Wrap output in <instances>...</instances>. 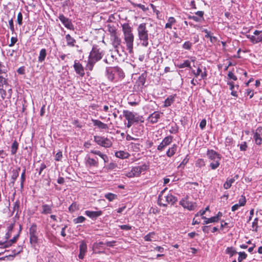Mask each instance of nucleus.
<instances>
[{"instance_id":"f257e3e1","label":"nucleus","mask_w":262,"mask_h":262,"mask_svg":"<svg viewBox=\"0 0 262 262\" xmlns=\"http://www.w3.org/2000/svg\"><path fill=\"white\" fill-rule=\"evenodd\" d=\"M104 53L105 52L98 46L94 45L88 57L85 66L86 70L92 71L95 63L102 58Z\"/></svg>"},{"instance_id":"f03ea898","label":"nucleus","mask_w":262,"mask_h":262,"mask_svg":"<svg viewBox=\"0 0 262 262\" xmlns=\"http://www.w3.org/2000/svg\"><path fill=\"white\" fill-rule=\"evenodd\" d=\"M124 40L126 45L127 49L129 53L133 52L134 35L133 29L129 24L124 23L122 25Z\"/></svg>"},{"instance_id":"7ed1b4c3","label":"nucleus","mask_w":262,"mask_h":262,"mask_svg":"<svg viewBox=\"0 0 262 262\" xmlns=\"http://www.w3.org/2000/svg\"><path fill=\"white\" fill-rule=\"evenodd\" d=\"M106 71L107 78L113 82L121 81L125 77L123 70L118 67H106Z\"/></svg>"},{"instance_id":"20e7f679","label":"nucleus","mask_w":262,"mask_h":262,"mask_svg":"<svg viewBox=\"0 0 262 262\" xmlns=\"http://www.w3.org/2000/svg\"><path fill=\"white\" fill-rule=\"evenodd\" d=\"M146 23L140 24L137 28L138 36L141 44L144 47L149 45V31L146 27Z\"/></svg>"},{"instance_id":"39448f33","label":"nucleus","mask_w":262,"mask_h":262,"mask_svg":"<svg viewBox=\"0 0 262 262\" xmlns=\"http://www.w3.org/2000/svg\"><path fill=\"white\" fill-rule=\"evenodd\" d=\"M207 156L210 160L212 161L210 163L211 169L214 170L219 167L220 161L221 160L220 154L213 149H208L207 151Z\"/></svg>"},{"instance_id":"423d86ee","label":"nucleus","mask_w":262,"mask_h":262,"mask_svg":"<svg viewBox=\"0 0 262 262\" xmlns=\"http://www.w3.org/2000/svg\"><path fill=\"white\" fill-rule=\"evenodd\" d=\"M123 116L127 120V127L130 128L135 122H143L144 119L142 116H136V114L128 110H123Z\"/></svg>"},{"instance_id":"0eeeda50","label":"nucleus","mask_w":262,"mask_h":262,"mask_svg":"<svg viewBox=\"0 0 262 262\" xmlns=\"http://www.w3.org/2000/svg\"><path fill=\"white\" fill-rule=\"evenodd\" d=\"M29 241L32 247H35L38 242L37 226L32 224L29 228Z\"/></svg>"},{"instance_id":"6e6552de","label":"nucleus","mask_w":262,"mask_h":262,"mask_svg":"<svg viewBox=\"0 0 262 262\" xmlns=\"http://www.w3.org/2000/svg\"><path fill=\"white\" fill-rule=\"evenodd\" d=\"M147 74L146 72L143 73L137 80L134 86V90L136 92H142L146 80Z\"/></svg>"},{"instance_id":"1a4fd4ad","label":"nucleus","mask_w":262,"mask_h":262,"mask_svg":"<svg viewBox=\"0 0 262 262\" xmlns=\"http://www.w3.org/2000/svg\"><path fill=\"white\" fill-rule=\"evenodd\" d=\"M94 140L98 145L105 148H109L112 145V142L111 140L104 137L95 136Z\"/></svg>"},{"instance_id":"9d476101","label":"nucleus","mask_w":262,"mask_h":262,"mask_svg":"<svg viewBox=\"0 0 262 262\" xmlns=\"http://www.w3.org/2000/svg\"><path fill=\"white\" fill-rule=\"evenodd\" d=\"M189 198L188 195H186L184 198L181 199L179 204L184 208H186L190 211L194 210L197 207L196 204L195 202L189 201Z\"/></svg>"},{"instance_id":"9b49d317","label":"nucleus","mask_w":262,"mask_h":262,"mask_svg":"<svg viewBox=\"0 0 262 262\" xmlns=\"http://www.w3.org/2000/svg\"><path fill=\"white\" fill-rule=\"evenodd\" d=\"M21 230L22 226L21 225H19V229L18 234L14 236L12 239H10L9 241H7L6 242H2L0 241V246L4 248H6L11 246L13 244L15 243L19 236Z\"/></svg>"},{"instance_id":"f8f14e48","label":"nucleus","mask_w":262,"mask_h":262,"mask_svg":"<svg viewBox=\"0 0 262 262\" xmlns=\"http://www.w3.org/2000/svg\"><path fill=\"white\" fill-rule=\"evenodd\" d=\"M173 137L172 136L165 137L160 144L158 146L157 149L159 151H163L164 148L169 145L172 142Z\"/></svg>"},{"instance_id":"ddd939ff","label":"nucleus","mask_w":262,"mask_h":262,"mask_svg":"<svg viewBox=\"0 0 262 262\" xmlns=\"http://www.w3.org/2000/svg\"><path fill=\"white\" fill-rule=\"evenodd\" d=\"M111 40L112 41L113 47L116 51L118 52V50L120 48H122V46L121 45V39L119 37L118 34L111 36Z\"/></svg>"},{"instance_id":"4468645a","label":"nucleus","mask_w":262,"mask_h":262,"mask_svg":"<svg viewBox=\"0 0 262 262\" xmlns=\"http://www.w3.org/2000/svg\"><path fill=\"white\" fill-rule=\"evenodd\" d=\"M58 18L66 28L71 30H74V25L69 18L66 17L62 14H60Z\"/></svg>"},{"instance_id":"2eb2a0df","label":"nucleus","mask_w":262,"mask_h":262,"mask_svg":"<svg viewBox=\"0 0 262 262\" xmlns=\"http://www.w3.org/2000/svg\"><path fill=\"white\" fill-rule=\"evenodd\" d=\"M253 138L256 145H260L262 144V127L259 126L254 134Z\"/></svg>"},{"instance_id":"dca6fc26","label":"nucleus","mask_w":262,"mask_h":262,"mask_svg":"<svg viewBox=\"0 0 262 262\" xmlns=\"http://www.w3.org/2000/svg\"><path fill=\"white\" fill-rule=\"evenodd\" d=\"M149 168V166L146 164H144L140 166H135L133 167V172L136 177L140 176V175L146 171Z\"/></svg>"},{"instance_id":"f3484780","label":"nucleus","mask_w":262,"mask_h":262,"mask_svg":"<svg viewBox=\"0 0 262 262\" xmlns=\"http://www.w3.org/2000/svg\"><path fill=\"white\" fill-rule=\"evenodd\" d=\"M15 224V221H13L8 223V224L7 225H8L7 232H6V233L5 234V241H1L2 242H6L7 241H9V240H10L9 238L11 236L12 232L13 230Z\"/></svg>"},{"instance_id":"a211bd4d","label":"nucleus","mask_w":262,"mask_h":262,"mask_svg":"<svg viewBox=\"0 0 262 262\" xmlns=\"http://www.w3.org/2000/svg\"><path fill=\"white\" fill-rule=\"evenodd\" d=\"M162 114L163 113L155 111L149 115L147 118V121L151 124H155L158 122Z\"/></svg>"},{"instance_id":"6ab92c4d","label":"nucleus","mask_w":262,"mask_h":262,"mask_svg":"<svg viewBox=\"0 0 262 262\" xmlns=\"http://www.w3.org/2000/svg\"><path fill=\"white\" fill-rule=\"evenodd\" d=\"M87 244L84 241H82L80 243L79 245V254L78 257L80 259H83L84 257L85 253L87 252Z\"/></svg>"},{"instance_id":"aec40b11","label":"nucleus","mask_w":262,"mask_h":262,"mask_svg":"<svg viewBox=\"0 0 262 262\" xmlns=\"http://www.w3.org/2000/svg\"><path fill=\"white\" fill-rule=\"evenodd\" d=\"M74 68L76 73L79 75L80 76L83 77L84 76V70L83 66L77 60L74 61Z\"/></svg>"},{"instance_id":"412c9836","label":"nucleus","mask_w":262,"mask_h":262,"mask_svg":"<svg viewBox=\"0 0 262 262\" xmlns=\"http://www.w3.org/2000/svg\"><path fill=\"white\" fill-rule=\"evenodd\" d=\"M53 208V204H43L41 206L40 213L44 215L51 214Z\"/></svg>"},{"instance_id":"4be33fe9","label":"nucleus","mask_w":262,"mask_h":262,"mask_svg":"<svg viewBox=\"0 0 262 262\" xmlns=\"http://www.w3.org/2000/svg\"><path fill=\"white\" fill-rule=\"evenodd\" d=\"M85 214L92 220H96L102 214V211L101 210L97 211L86 210L85 211Z\"/></svg>"},{"instance_id":"5701e85b","label":"nucleus","mask_w":262,"mask_h":262,"mask_svg":"<svg viewBox=\"0 0 262 262\" xmlns=\"http://www.w3.org/2000/svg\"><path fill=\"white\" fill-rule=\"evenodd\" d=\"M94 126H97L100 129L107 130L108 129V126L107 124L104 123L98 119H92Z\"/></svg>"},{"instance_id":"b1692460","label":"nucleus","mask_w":262,"mask_h":262,"mask_svg":"<svg viewBox=\"0 0 262 262\" xmlns=\"http://www.w3.org/2000/svg\"><path fill=\"white\" fill-rule=\"evenodd\" d=\"M86 165L89 167H98L99 166V162L98 159H95L88 157L86 160Z\"/></svg>"},{"instance_id":"393cba45","label":"nucleus","mask_w":262,"mask_h":262,"mask_svg":"<svg viewBox=\"0 0 262 262\" xmlns=\"http://www.w3.org/2000/svg\"><path fill=\"white\" fill-rule=\"evenodd\" d=\"M238 178V175L236 174L232 178H227L226 182L223 184L224 188L225 189H229L231 187L232 184L236 180H237Z\"/></svg>"},{"instance_id":"a878e982","label":"nucleus","mask_w":262,"mask_h":262,"mask_svg":"<svg viewBox=\"0 0 262 262\" xmlns=\"http://www.w3.org/2000/svg\"><path fill=\"white\" fill-rule=\"evenodd\" d=\"M65 38L68 46L70 47H74L75 46L76 47H78V45H75L76 42V39L72 37L69 34L66 35Z\"/></svg>"},{"instance_id":"bb28decb","label":"nucleus","mask_w":262,"mask_h":262,"mask_svg":"<svg viewBox=\"0 0 262 262\" xmlns=\"http://www.w3.org/2000/svg\"><path fill=\"white\" fill-rule=\"evenodd\" d=\"M177 97V95L174 94L169 96L164 101V104L163 106L165 107L169 106L172 103H173L175 100V98Z\"/></svg>"},{"instance_id":"cd10ccee","label":"nucleus","mask_w":262,"mask_h":262,"mask_svg":"<svg viewBox=\"0 0 262 262\" xmlns=\"http://www.w3.org/2000/svg\"><path fill=\"white\" fill-rule=\"evenodd\" d=\"M90 152L94 154L99 156L101 157L104 161L105 163H107L108 161V158L107 156L105 154H102L100 151L97 150H91Z\"/></svg>"},{"instance_id":"c85d7f7f","label":"nucleus","mask_w":262,"mask_h":262,"mask_svg":"<svg viewBox=\"0 0 262 262\" xmlns=\"http://www.w3.org/2000/svg\"><path fill=\"white\" fill-rule=\"evenodd\" d=\"M178 146L176 144H173L170 147H169L166 151V156L168 157H171L176 154Z\"/></svg>"},{"instance_id":"c756f323","label":"nucleus","mask_w":262,"mask_h":262,"mask_svg":"<svg viewBox=\"0 0 262 262\" xmlns=\"http://www.w3.org/2000/svg\"><path fill=\"white\" fill-rule=\"evenodd\" d=\"M177 23L176 18L173 16L168 17L167 22L165 26V29H172V27Z\"/></svg>"},{"instance_id":"7c9ffc66","label":"nucleus","mask_w":262,"mask_h":262,"mask_svg":"<svg viewBox=\"0 0 262 262\" xmlns=\"http://www.w3.org/2000/svg\"><path fill=\"white\" fill-rule=\"evenodd\" d=\"M115 156L120 159H127L130 156V154L123 150H119L115 152Z\"/></svg>"},{"instance_id":"2f4dec72","label":"nucleus","mask_w":262,"mask_h":262,"mask_svg":"<svg viewBox=\"0 0 262 262\" xmlns=\"http://www.w3.org/2000/svg\"><path fill=\"white\" fill-rule=\"evenodd\" d=\"M23 251V247L18 246L16 248L12 250L11 254L6 255L5 257H14L17 254L20 253Z\"/></svg>"},{"instance_id":"473e14b6","label":"nucleus","mask_w":262,"mask_h":262,"mask_svg":"<svg viewBox=\"0 0 262 262\" xmlns=\"http://www.w3.org/2000/svg\"><path fill=\"white\" fill-rule=\"evenodd\" d=\"M47 56V50L46 49H42L40 52L39 56L38 57V61L39 62H42L45 61Z\"/></svg>"},{"instance_id":"72a5a7b5","label":"nucleus","mask_w":262,"mask_h":262,"mask_svg":"<svg viewBox=\"0 0 262 262\" xmlns=\"http://www.w3.org/2000/svg\"><path fill=\"white\" fill-rule=\"evenodd\" d=\"M20 170V167H17L15 169H13L12 171L11 179L12 180V183H14L16 180L17 179L19 176V173Z\"/></svg>"},{"instance_id":"f704fd0d","label":"nucleus","mask_w":262,"mask_h":262,"mask_svg":"<svg viewBox=\"0 0 262 262\" xmlns=\"http://www.w3.org/2000/svg\"><path fill=\"white\" fill-rule=\"evenodd\" d=\"M164 191L161 192L160 194L159 195L158 203L160 206H162L163 207H166L167 206V203L165 202V200L163 197V193Z\"/></svg>"},{"instance_id":"c9c22d12","label":"nucleus","mask_w":262,"mask_h":262,"mask_svg":"<svg viewBox=\"0 0 262 262\" xmlns=\"http://www.w3.org/2000/svg\"><path fill=\"white\" fill-rule=\"evenodd\" d=\"M167 199L168 204H170L171 205H173L178 201L177 198L171 193L167 195Z\"/></svg>"},{"instance_id":"e433bc0d","label":"nucleus","mask_w":262,"mask_h":262,"mask_svg":"<svg viewBox=\"0 0 262 262\" xmlns=\"http://www.w3.org/2000/svg\"><path fill=\"white\" fill-rule=\"evenodd\" d=\"M202 219L205 220L204 224H208L209 223H215L218 222L217 217H215V216L210 218H207L205 216H203Z\"/></svg>"},{"instance_id":"4c0bfd02","label":"nucleus","mask_w":262,"mask_h":262,"mask_svg":"<svg viewBox=\"0 0 262 262\" xmlns=\"http://www.w3.org/2000/svg\"><path fill=\"white\" fill-rule=\"evenodd\" d=\"M18 148V143L16 140H14L11 146V155H15Z\"/></svg>"},{"instance_id":"58836bf2","label":"nucleus","mask_w":262,"mask_h":262,"mask_svg":"<svg viewBox=\"0 0 262 262\" xmlns=\"http://www.w3.org/2000/svg\"><path fill=\"white\" fill-rule=\"evenodd\" d=\"M8 67L4 64L0 62V75H7Z\"/></svg>"},{"instance_id":"ea45409f","label":"nucleus","mask_w":262,"mask_h":262,"mask_svg":"<svg viewBox=\"0 0 262 262\" xmlns=\"http://www.w3.org/2000/svg\"><path fill=\"white\" fill-rule=\"evenodd\" d=\"M20 202L19 200L16 201L13 205V210L12 213L16 212V215L18 214Z\"/></svg>"},{"instance_id":"a19ab883","label":"nucleus","mask_w":262,"mask_h":262,"mask_svg":"<svg viewBox=\"0 0 262 262\" xmlns=\"http://www.w3.org/2000/svg\"><path fill=\"white\" fill-rule=\"evenodd\" d=\"M7 75H0V87H4V85H8Z\"/></svg>"},{"instance_id":"79ce46f5","label":"nucleus","mask_w":262,"mask_h":262,"mask_svg":"<svg viewBox=\"0 0 262 262\" xmlns=\"http://www.w3.org/2000/svg\"><path fill=\"white\" fill-rule=\"evenodd\" d=\"M69 211L71 213H73L79 209V206L76 202H73L69 207Z\"/></svg>"},{"instance_id":"37998d69","label":"nucleus","mask_w":262,"mask_h":262,"mask_svg":"<svg viewBox=\"0 0 262 262\" xmlns=\"http://www.w3.org/2000/svg\"><path fill=\"white\" fill-rule=\"evenodd\" d=\"M107 27L108 28V31L110 33L111 37L118 34L117 32L116 29L115 28V27L114 26H112L110 25H108L107 26Z\"/></svg>"},{"instance_id":"c03bdc74","label":"nucleus","mask_w":262,"mask_h":262,"mask_svg":"<svg viewBox=\"0 0 262 262\" xmlns=\"http://www.w3.org/2000/svg\"><path fill=\"white\" fill-rule=\"evenodd\" d=\"M258 218L256 217L252 223V231L255 232H257L258 225Z\"/></svg>"},{"instance_id":"a18cd8bd","label":"nucleus","mask_w":262,"mask_h":262,"mask_svg":"<svg viewBox=\"0 0 262 262\" xmlns=\"http://www.w3.org/2000/svg\"><path fill=\"white\" fill-rule=\"evenodd\" d=\"M178 67L179 68H184L185 67L189 68L190 69H191V67L190 66V61L188 60H185L182 63L178 65Z\"/></svg>"},{"instance_id":"49530a36","label":"nucleus","mask_w":262,"mask_h":262,"mask_svg":"<svg viewBox=\"0 0 262 262\" xmlns=\"http://www.w3.org/2000/svg\"><path fill=\"white\" fill-rule=\"evenodd\" d=\"M155 234L154 232H149L144 237V239L145 241L151 242L152 241V238H154Z\"/></svg>"},{"instance_id":"de8ad7c7","label":"nucleus","mask_w":262,"mask_h":262,"mask_svg":"<svg viewBox=\"0 0 262 262\" xmlns=\"http://www.w3.org/2000/svg\"><path fill=\"white\" fill-rule=\"evenodd\" d=\"M105 198L109 201H112L117 198V195L112 193H108L104 195Z\"/></svg>"},{"instance_id":"09e8293b","label":"nucleus","mask_w":262,"mask_h":262,"mask_svg":"<svg viewBox=\"0 0 262 262\" xmlns=\"http://www.w3.org/2000/svg\"><path fill=\"white\" fill-rule=\"evenodd\" d=\"M86 220V219L83 216H78L77 218L73 220L74 224H78L83 223Z\"/></svg>"},{"instance_id":"8fccbe9b","label":"nucleus","mask_w":262,"mask_h":262,"mask_svg":"<svg viewBox=\"0 0 262 262\" xmlns=\"http://www.w3.org/2000/svg\"><path fill=\"white\" fill-rule=\"evenodd\" d=\"M239 256L238 257V261L242 262L244 259H245L247 257V254L245 252H239L238 253Z\"/></svg>"},{"instance_id":"3c124183","label":"nucleus","mask_w":262,"mask_h":262,"mask_svg":"<svg viewBox=\"0 0 262 262\" xmlns=\"http://www.w3.org/2000/svg\"><path fill=\"white\" fill-rule=\"evenodd\" d=\"M226 253L229 254L230 256H232L236 253V251L232 247H227L226 250Z\"/></svg>"},{"instance_id":"603ef678","label":"nucleus","mask_w":262,"mask_h":262,"mask_svg":"<svg viewBox=\"0 0 262 262\" xmlns=\"http://www.w3.org/2000/svg\"><path fill=\"white\" fill-rule=\"evenodd\" d=\"M246 202L247 201L246 197L242 195L238 201V204H239L241 206H244L246 204Z\"/></svg>"},{"instance_id":"864d4df0","label":"nucleus","mask_w":262,"mask_h":262,"mask_svg":"<svg viewBox=\"0 0 262 262\" xmlns=\"http://www.w3.org/2000/svg\"><path fill=\"white\" fill-rule=\"evenodd\" d=\"M192 43L189 41H185L183 45V48L186 50H190Z\"/></svg>"},{"instance_id":"5fc2aeb1","label":"nucleus","mask_w":262,"mask_h":262,"mask_svg":"<svg viewBox=\"0 0 262 262\" xmlns=\"http://www.w3.org/2000/svg\"><path fill=\"white\" fill-rule=\"evenodd\" d=\"M205 165V162L202 159H199L195 163V165L196 167H202L204 166Z\"/></svg>"},{"instance_id":"6e6d98bb","label":"nucleus","mask_w":262,"mask_h":262,"mask_svg":"<svg viewBox=\"0 0 262 262\" xmlns=\"http://www.w3.org/2000/svg\"><path fill=\"white\" fill-rule=\"evenodd\" d=\"M227 78L229 79H232L234 81H236L237 79L236 76H235L234 74L231 71L228 72L227 75Z\"/></svg>"},{"instance_id":"4d7b16f0","label":"nucleus","mask_w":262,"mask_h":262,"mask_svg":"<svg viewBox=\"0 0 262 262\" xmlns=\"http://www.w3.org/2000/svg\"><path fill=\"white\" fill-rule=\"evenodd\" d=\"M4 87H0V95L2 100H4L7 96L6 91L4 89Z\"/></svg>"},{"instance_id":"13d9d810","label":"nucleus","mask_w":262,"mask_h":262,"mask_svg":"<svg viewBox=\"0 0 262 262\" xmlns=\"http://www.w3.org/2000/svg\"><path fill=\"white\" fill-rule=\"evenodd\" d=\"M17 23L19 26H21L23 24V15L20 12L17 14Z\"/></svg>"},{"instance_id":"bf43d9fd","label":"nucleus","mask_w":262,"mask_h":262,"mask_svg":"<svg viewBox=\"0 0 262 262\" xmlns=\"http://www.w3.org/2000/svg\"><path fill=\"white\" fill-rule=\"evenodd\" d=\"M239 146L241 151H246L248 148L247 142L245 141L242 142Z\"/></svg>"},{"instance_id":"052dcab7","label":"nucleus","mask_w":262,"mask_h":262,"mask_svg":"<svg viewBox=\"0 0 262 262\" xmlns=\"http://www.w3.org/2000/svg\"><path fill=\"white\" fill-rule=\"evenodd\" d=\"M9 26L12 33H13L15 32V29L13 18H11L9 20Z\"/></svg>"},{"instance_id":"680f3d73","label":"nucleus","mask_w":262,"mask_h":262,"mask_svg":"<svg viewBox=\"0 0 262 262\" xmlns=\"http://www.w3.org/2000/svg\"><path fill=\"white\" fill-rule=\"evenodd\" d=\"M192 73H193V74L194 75V77H198L201 74V72H202V69L200 68V67H198L196 71L195 72V70H192V71H191Z\"/></svg>"},{"instance_id":"e2e57ef3","label":"nucleus","mask_w":262,"mask_h":262,"mask_svg":"<svg viewBox=\"0 0 262 262\" xmlns=\"http://www.w3.org/2000/svg\"><path fill=\"white\" fill-rule=\"evenodd\" d=\"M134 7H137L140 9H141L143 11H146L148 9L147 7L145 6V5L141 4H134Z\"/></svg>"},{"instance_id":"0e129e2a","label":"nucleus","mask_w":262,"mask_h":262,"mask_svg":"<svg viewBox=\"0 0 262 262\" xmlns=\"http://www.w3.org/2000/svg\"><path fill=\"white\" fill-rule=\"evenodd\" d=\"M247 37L250 39V41L253 43H256L258 42V38H257V37H255V36L248 35Z\"/></svg>"},{"instance_id":"69168bd1","label":"nucleus","mask_w":262,"mask_h":262,"mask_svg":"<svg viewBox=\"0 0 262 262\" xmlns=\"http://www.w3.org/2000/svg\"><path fill=\"white\" fill-rule=\"evenodd\" d=\"M188 18L189 19H192L196 22H200L201 20H202V19L201 18H199V17L194 15H189L188 16Z\"/></svg>"},{"instance_id":"338daca9","label":"nucleus","mask_w":262,"mask_h":262,"mask_svg":"<svg viewBox=\"0 0 262 262\" xmlns=\"http://www.w3.org/2000/svg\"><path fill=\"white\" fill-rule=\"evenodd\" d=\"M122 230L128 231L132 229V226L129 225H122L119 226Z\"/></svg>"},{"instance_id":"774afa93","label":"nucleus","mask_w":262,"mask_h":262,"mask_svg":"<svg viewBox=\"0 0 262 262\" xmlns=\"http://www.w3.org/2000/svg\"><path fill=\"white\" fill-rule=\"evenodd\" d=\"M18 39L17 37H12L11 38V42L9 45V46L10 47H12L14 46V45L16 43Z\"/></svg>"}]
</instances>
